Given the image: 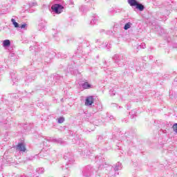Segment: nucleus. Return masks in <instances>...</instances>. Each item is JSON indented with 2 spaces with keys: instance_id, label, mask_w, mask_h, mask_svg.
Returning a JSON list of instances; mask_svg holds the SVG:
<instances>
[{
  "instance_id": "obj_10",
  "label": "nucleus",
  "mask_w": 177,
  "mask_h": 177,
  "mask_svg": "<svg viewBox=\"0 0 177 177\" xmlns=\"http://www.w3.org/2000/svg\"><path fill=\"white\" fill-rule=\"evenodd\" d=\"M131 26H132V24H131L130 22L124 25V30H129V28H131Z\"/></svg>"
},
{
  "instance_id": "obj_9",
  "label": "nucleus",
  "mask_w": 177,
  "mask_h": 177,
  "mask_svg": "<svg viewBox=\"0 0 177 177\" xmlns=\"http://www.w3.org/2000/svg\"><path fill=\"white\" fill-rule=\"evenodd\" d=\"M82 88L83 89H89V88H91V85L88 82H84L82 84Z\"/></svg>"
},
{
  "instance_id": "obj_3",
  "label": "nucleus",
  "mask_w": 177,
  "mask_h": 177,
  "mask_svg": "<svg viewBox=\"0 0 177 177\" xmlns=\"http://www.w3.org/2000/svg\"><path fill=\"white\" fill-rule=\"evenodd\" d=\"M17 150H19V151H26V146H24V144H19L17 146Z\"/></svg>"
},
{
  "instance_id": "obj_6",
  "label": "nucleus",
  "mask_w": 177,
  "mask_h": 177,
  "mask_svg": "<svg viewBox=\"0 0 177 177\" xmlns=\"http://www.w3.org/2000/svg\"><path fill=\"white\" fill-rule=\"evenodd\" d=\"M3 46H4V48L10 46V40H9V39L4 40L3 42Z\"/></svg>"
},
{
  "instance_id": "obj_8",
  "label": "nucleus",
  "mask_w": 177,
  "mask_h": 177,
  "mask_svg": "<svg viewBox=\"0 0 177 177\" xmlns=\"http://www.w3.org/2000/svg\"><path fill=\"white\" fill-rule=\"evenodd\" d=\"M11 21H12L14 27H15V28H19V27H20V26L19 25V24L17 22H16V20H15V19H11Z\"/></svg>"
},
{
  "instance_id": "obj_14",
  "label": "nucleus",
  "mask_w": 177,
  "mask_h": 177,
  "mask_svg": "<svg viewBox=\"0 0 177 177\" xmlns=\"http://www.w3.org/2000/svg\"><path fill=\"white\" fill-rule=\"evenodd\" d=\"M96 24V18L94 17L91 21V24Z\"/></svg>"
},
{
  "instance_id": "obj_7",
  "label": "nucleus",
  "mask_w": 177,
  "mask_h": 177,
  "mask_svg": "<svg viewBox=\"0 0 177 177\" xmlns=\"http://www.w3.org/2000/svg\"><path fill=\"white\" fill-rule=\"evenodd\" d=\"M128 2L131 6H136L138 3L136 0H128Z\"/></svg>"
},
{
  "instance_id": "obj_2",
  "label": "nucleus",
  "mask_w": 177,
  "mask_h": 177,
  "mask_svg": "<svg viewBox=\"0 0 177 177\" xmlns=\"http://www.w3.org/2000/svg\"><path fill=\"white\" fill-rule=\"evenodd\" d=\"M86 106H92L93 104V96H88L86 99L85 102Z\"/></svg>"
},
{
  "instance_id": "obj_11",
  "label": "nucleus",
  "mask_w": 177,
  "mask_h": 177,
  "mask_svg": "<svg viewBox=\"0 0 177 177\" xmlns=\"http://www.w3.org/2000/svg\"><path fill=\"white\" fill-rule=\"evenodd\" d=\"M45 169L43 167H40L37 169V171L39 172V174H44Z\"/></svg>"
},
{
  "instance_id": "obj_17",
  "label": "nucleus",
  "mask_w": 177,
  "mask_h": 177,
  "mask_svg": "<svg viewBox=\"0 0 177 177\" xmlns=\"http://www.w3.org/2000/svg\"><path fill=\"white\" fill-rule=\"evenodd\" d=\"M118 57V55H115L114 57H113V59H114V60H117V58Z\"/></svg>"
},
{
  "instance_id": "obj_12",
  "label": "nucleus",
  "mask_w": 177,
  "mask_h": 177,
  "mask_svg": "<svg viewBox=\"0 0 177 177\" xmlns=\"http://www.w3.org/2000/svg\"><path fill=\"white\" fill-rule=\"evenodd\" d=\"M58 122L59 124H63V122H64V118H59L58 119Z\"/></svg>"
},
{
  "instance_id": "obj_13",
  "label": "nucleus",
  "mask_w": 177,
  "mask_h": 177,
  "mask_svg": "<svg viewBox=\"0 0 177 177\" xmlns=\"http://www.w3.org/2000/svg\"><path fill=\"white\" fill-rule=\"evenodd\" d=\"M173 131L177 133V123L173 125Z\"/></svg>"
},
{
  "instance_id": "obj_4",
  "label": "nucleus",
  "mask_w": 177,
  "mask_h": 177,
  "mask_svg": "<svg viewBox=\"0 0 177 177\" xmlns=\"http://www.w3.org/2000/svg\"><path fill=\"white\" fill-rule=\"evenodd\" d=\"M136 9H138V10H140V12H143V10H145V6L139 3L136 5Z\"/></svg>"
},
{
  "instance_id": "obj_15",
  "label": "nucleus",
  "mask_w": 177,
  "mask_h": 177,
  "mask_svg": "<svg viewBox=\"0 0 177 177\" xmlns=\"http://www.w3.org/2000/svg\"><path fill=\"white\" fill-rule=\"evenodd\" d=\"M36 5H37V3H29V6H30V8H32V6H36Z\"/></svg>"
},
{
  "instance_id": "obj_16",
  "label": "nucleus",
  "mask_w": 177,
  "mask_h": 177,
  "mask_svg": "<svg viewBox=\"0 0 177 177\" xmlns=\"http://www.w3.org/2000/svg\"><path fill=\"white\" fill-rule=\"evenodd\" d=\"M26 27H27V24H24L20 26V28H25Z\"/></svg>"
},
{
  "instance_id": "obj_1",
  "label": "nucleus",
  "mask_w": 177,
  "mask_h": 177,
  "mask_svg": "<svg viewBox=\"0 0 177 177\" xmlns=\"http://www.w3.org/2000/svg\"><path fill=\"white\" fill-rule=\"evenodd\" d=\"M52 10L55 12V13H57V15H59V13H62L63 12V7L60 4H55L51 7Z\"/></svg>"
},
{
  "instance_id": "obj_5",
  "label": "nucleus",
  "mask_w": 177,
  "mask_h": 177,
  "mask_svg": "<svg viewBox=\"0 0 177 177\" xmlns=\"http://www.w3.org/2000/svg\"><path fill=\"white\" fill-rule=\"evenodd\" d=\"M122 169V164H121L120 162L116 163V165H115V167H114V170L120 171V169Z\"/></svg>"
}]
</instances>
